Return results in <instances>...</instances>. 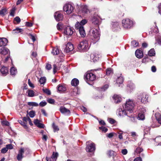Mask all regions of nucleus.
I'll return each mask as SVG.
<instances>
[{"mask_svg":"<svg viewBox=\"0 0 161 161\" xmlns=\"http://www.w3.org/2000/svg\"><path fill=\"white\" fill-rule=\"evenodd\" d=\"M87 22L86 19H83L80 23L77 22L75 25V29L79 31L81 36L82 37H84L86 35L83 26Z\"/></svg>","mask_w":161,"mask_h":161,"instance_id":"1","label":"nucleus"},{"mask_svg":"<svg viewBox=\"0 0 161 161\" xmlns=\"http://www.w3.org/2000/svg\"><path fill=\"white\" fill-rule=\"evenodd\" d=\"M90 46L87 41L84 40L80 42L78 46V48L80 52H85L89 48Z\"/></svg>","mask_w":161,"mask_h":161,"instance_id":"2","label":"nucleus"},{"mask_svg":"<svg viewBox=\"0 0 161 161\" xmlns=\"http://www.w3.org/2000/svg\"><path fill=\"white\" fill-rule=\"evenodd\" d=\"M134 106V104L133 101L130 99H128L126 101L125 104L123 107L127 112L131 113Z\"/></svg>","mask_w":161,"mask_h":161,"instance_id":"3","label":"nucleus"},{"mask_svg":"<svg viewBox=\"0 0 161 161\" xmlns=\"http://www.w3.org/2000/svg\"><path fill=\"white\" fill-rule=\"evenodd\" d=\"M123 28L125 29H130L134 25V22L129 19H123L122 21Z\"/></svg>","mask_w":161,"mask_h":161,"instance_id":"4","label":"nucleus"},{"mask_svg":"<svg viewBox=\"0 0 161 161\" xmlns=\"http://www.w3.org/2000/svg\"><path fill=\"white\" fill-rule=\"evenodd\" d=\"M126 110H123L122 108H119L118 109L117 114L120 117H123L125 115H127L128 117L130 118V120L132 121H133L134 120L135 118H134L132 115H128V112H126Z\"/></svg>","mask_w":161,"mask_h":161,"instance_id":"5","label":"nucleus"},{"mask_svg":"<svg viewBox=\"0 0 161 161\" xmlns=\"http://www.w3.org/2000/svg\"><path fill=\"white\" fill-rule=\"evenodd\" d=\"M84 78L88 84H90V83L89 82L94 80L96 79V76L92 73L87 72L84 75Z\"/></svg>","mask_w":161,"mask_h":161,"instance_id":"6","label":"nucleus"},{"mask_svg":"<svg viewBox=\"0 0 161 161\" xmlns=\"http://www.w3.org/2000/svg\"><path fill=\"white\" fill-rule=\"evenodd\" d=\"M90 32L91 34L92 33V36L95 39V42H97L100 39V36L99 31L98 29L92 28L90 30Z\"/></svg>","mask_w":161,"mask_h":161,"instance_id":"7","label":"nucleus"},{"mask_svg":"<svg viewBox=\"0 0 161 161\" xmlns=\"http://www.w3.org/2000/svg\"><path fill=\"white\" fill-rule=\"evenodd\" d=\"M64 11L67 14H70L73 12L74 7V6L69 3H67L64 5L63 7Z\"/></svg>","mask_w":161,"mask_h":161,"instance_id":"8","label":"nucleus"},{"mask_svg":"<svg viewBox=\"0 0 161 161\" xmlns=\"http://www.w3.org/2000/svg\"><path fill=\"white\" fill-rule=\"evenodd\" d=\"M8 53L10 54L9 50L6 47H3L0 49V61L3 60L4 56Z\"/></svg>","mask_w":161,"mask_h":161,"instance_id":"9","label":"nucleus"},{"mask_svg":"<svg viewBox=\"0 0 161 161\" xmlns=\"http://www.w3.org/2000/svg\"><path fill=\"white\" fill-rule=\"evenodd\" d=\"M99 16L98 15L97 13H95L91 18V22L92 23L95 25H98L100 24V20L99 18Z\"/></svg>","mask_w":161,"mask_h":161,"instance_id":"10","label":"nucleus"},{"mask_svg":"<svg viewBox=\"0 0 161 161\" xmlns=\"http://www.w3.org/2000/svg\"><path fill=\"white\" fill-rule=\"evenodd\" d=\"M137 97L138 98L141 100V102L145 103L147 102L148 96L145 93H140L138 94Z\"/></svg>","mask_w":161,"mask_h":161,"instance_id":"11","label":"nucleus"},{"mask_svg":"<svg viewBox=\"0 0 161 161\" xmlns=\"http://www.w3.org/2000/svg\"><path fill=\"white\" fill-rule=\"evenodd\" d=\"M88 142L86 143V151L87 152H93L95 150V145L94 143H92L89 144H87Z\"/></svg>","mask_w":161,"mask_h":161,"instance_id":"12","label":"nucleus"},{"mask_svg":"<svg viewBox=\"0 0 161 161\" xmlns=\"http://www.w3.org/2000/svg\"><path fill=\"white\" fill-rule=\"evenodd\" d=\"M64 33L67 35L71 36L72 35L73 31L69 26H67L64 29Z\"/></svg>","mask_w":161,"mask_h":161,"instance_id":"13","label":"nucleus"},{"mask_svg":"<svg viewBox=\"0 0 161 161\" xmlns=\"http://www.w3.org/2000/svg\"><path fill=\"white\" fill-rule=\"evenodd\" d=\"M54 17L55 19L57 21H59L62 20L63 16L59 12H57L55 13Z\"/></svg>","mask_w":161,"mask_h":161,"instance_id":"14","label":"nucleus"},{"mask_svg":"<svg viewBox=\"0 0 161 161\" xmlns=\"http://www.w3.org/2000/svg\"><path fill=\"white\" fill-rule=\"evenodd\" d=\"M74 49L73 45L70 42L67 43L66 45V48L64 49V51L66 53H69Z\"/></svg>","mask_w":161,"mask_h":161,"instance_id":"15","label":"nucleus"},{"mask_svg":"<svg viewBox=\"0 0 161 161\" xmlns=\"http://www.w3.org/2000/svg\"><path fill=\"white\" fill-rule=\"evenodd\" d=\"M61 112L65 115H69L70 113V111L64 107H61L60 108Z\"/></svg>","mask_w":161,"mask_h":161,"instance_id":"16","label":"nucleus"},{"mask_svg":"<svg viewBox=\"0 0 161 161\" xmlns=\"http://www.w3.org/2000/svg\"><path fill=\"white\" fill-rule=\"evenodd\" d=\"M24 150L23 148H21L19 151V153L17 156V159L18 161L21 160L23 158V154L24 153Z\"/></svg>","mask_w":161,"mask_h":161,"instance_id":"17","label":"nucleus"},{"mask_svg":"<svg viewBox=\"0 0 161 161\" xmlns=\"http://www.w3.org/2000/svg\"><path fill=\"white\" fill-rule=\"evenodd\" d=\"M113 98L114 101V102L116 103H118L120 102L121 100V97L117 94H114L113 97Z\"/></svg>","mask_w":161,"mask_h":161,"instance_id":"18","label":"nucleus"},{"mask_svg":"<svg viewBox=\"0 0 161 161\" xmlns=\"http://www.w3.org/2000/svg\"><path fill=\"white\" fill-rule=\"evenodd\" d=\"M57 89L59 92H62L65 91L66 90V88L64 85L60 84L58 86Z\"/></svg>","mask_w":161,"mask_h":161,"instance_id":"19","label":"nucleus"},{"mask_svg":"<svg viewBox=\"0 0 161 161\" xmlns=\"http://www.w3.org/2000/svg\"><path fill=\"white\" fill-rule=\"evenodd\" d=\"M8 42V40L5 38H0V47L5 46Z\"/></svg>","mask_w":161,"mask_h":161,"instance_id":"20","label":"nucleus"},{"mask_svg":"<svg viewBox=\"0 0 161 161\" xmlns=\"http://www.w3.org/2000/svg\"><path fill=\"white\" fill-rule=\"evenodd\" d=\"M3 76H6L8 73V69L7 67H2L0 70Z\"/></svg>","mask_w":161,"mask_h":161,"instance_id":"21","label":"nucleus"},{"mask_svg":"<svg viewBox=\"0 0 161 161\" xmlns=\"http://www.w3.org/2000/svg\"><path fill=\"white\" fill-rule=\"evenodd\" d=\"M135 55L136 57L139 58H142L143 56V53L142 51L137 49L135 52Z\"/></svg>","mask_w":161,"mask_h":161,"instance_id":"22","label":"nucleus"},{"mask_svg":"<svg viewBox=\"0 0 161 161\" xmlns=\"http://www.w3.org/2000/svg\"><path fill=\"white\" fill-rule=\"evenodd\" d=\"M90 61L91 62H95L98 60V58L97 55L91 54L90 55Z\"/></svg>","mask_w":161,"mask_h":161,"instance_id":"23","label":"nucleus"},{"mask_svg":"<svg viewBox=\"0 0 161 161\" xmlns=\"http://www.w3.org/2000/svg\"><path fill=\"white\" fill-rule=\"evenodd\" d=\"M112 28L114 31H116L119 29V24L118 22H115L113 24Z\"/></svg>","mask_w":161,"mask_h":161,"instance_id":"24","label":"nucleus"},{"mask_svg":"<svg viewBox=\"0 0 161 161\" xmlns=\"http://www.w3.org/2000/svg\"><path fill=\"white\" fill-rule=\"evenodd\" d=\"M23 31V29L18 27L13 30L12 33L15 34L19 33H22Z\"/></svg>","mask_w":161,"mask_h":161,"instance_id":"25","label":"nucleus"},{"mask_svg":"<svg viewBox=\"0 0 161 161\" xmlns=\"http://www.w3.org/2000/svg\"><path fill=\"white\" fill-rule=\"evenodd\" d=\"M79 80L76 79L74 78L71 81V84L72 86H76L79 84Z\"/></svg>","mask_w":161,"mask_h":161,"instance_id":"26","label":"nucleus"},{"mask_svg":"<svg viewBox=\"0 0 161 161\" xmlns=\"http://www.w3.org/2000/svg\"><path fill=\"white\" fill-rule=\"evenodd\" d=\"M59 50L57 48H54L53 49L52 53L53 55H57L59 53Z\"/></svg>","mask_w":161,"mask_h":161,"instance_id":"27","label":"nucleus"},{"mask_svg":"<svg viewBox=\"0 0 161 161\" xmlns=\"http://www.w3.org/2000/svg\"><path fill=\"white\" fill-rule=\"evenodd\" d=\"M135 88V85L131 83H130L129 84H128L127 86V88L128 90H129L130 91L132 90Z\"/></svg>","mask_w":161,"mask_h":161,"instance_id":"28","label":"nucleus"},{"mask_svg":"<svg viewBox=\"0 0 161 161\" xmlns=\"http://www.w3.org/2000/svg\"><path fill=\"white\" fill-rule=\"evenodd\" d=\"M82 13L84 14H87L89 11L88 7L86 5L82 6Z\"/></svg>","mask_w":161,"mask_h":161,"instance_id":"29","label":"nucleus"},{"mask_svg":"<svg viewBox=\"0 0 161 161\" xmlns=\"http://www.w3.org/2000/svg\"><path fill=\"white\" fill-rule=\"evenodd\" d=\"M155 117L158 123L161 124V115L159 113H156Z\"/></svg>","mask_w":161,"mask_h":161,"instance_id":"30","label":"nucleus"},{"mask_svg":"<svg viewBox=\"0 0 161 161\" xmlns=\"http://www.w3.org/2000/svg\"><path fill=\"white\" fill-rule=\"evenodd\" d=\"M78 94V90L76 88H74L71 91V94L73 96H76Z\"/></svg>","mask_w":161,"mask_h":161,"instance_id":"31","label":"nucleus"},{"mask_svg":"<svg viewBox=\"0 0 161 161\" xmlns=\"http://www.w3.org/2000/svg\"><path fill=\"white\" fill-rule=\"evenodd\" d=\"M27 93L28 94V96L29 97H33L35 96L34 92L32 90H28L27 92Z\"/></svg>","mask_w":161,"mask_h":161,"instance_id":"32","label":"nucleus"},{"mask_svg":"<svg viewBox=\"0 0 161 161\" xmlns=\"http://www.w3.org/2000/svg\"><path fill=\"white\" fill-rule=\"evenodd\" d=\"M10 72L11 75H15L17 72L16 69L14 67H12L11 68Z\"/></svg>","mask_w":161,"mask_h":161,"instance_id":"33","label":"nucleus"},{"mask_svg":"<svg viewBox=\"0 0 161 161\" xmlns=\"http://www.w3.org/2000/svg\"><path fill=\"white\" fill-rule=\"evenodd\" d=\"M155 54V52L154 49H151L148 52V55L150 56H154Z\"/></svg>","mask_w":161,"mask_h":161,"instance_id":"34","label":"nucleus"},{"mask_svg":"<svg viewBox=\"0 0 161 161\" xmlns=\"http://www.w3.org/2000/svg\"><path fill=\"white\" fill-rule=\"evenodd\" d=\"M123 81V78L122 76H120L116 80V83L117 84H121Z\"/></svg>","mask_w":161,"mask_h":161,"instance_id":"35","label":"nucleus"},{"mask_svg":"<svg viewBox=\"0 0 161 161\" xmlns=\"http://www.w3.org/2000/svg\"><path fill=\"white\" fill-rule=\"evenodd\" d=\"M150 128L149 127L147 126H146L144 127V132L145 134H148L150 131Z\"/></svg>","mask_w":161,"mask_h":161,"instance_id":"36","label":"nucleus"},{"mask_svg":"<svg viewBox=\"0 0 161 161\" xmlns=\"http://www.w3.org/2000/svg\"><path fill=\"white\" fill-rule=\"evenodd\" d=\"M139 43L135 40H134L131 42V45L134 47H136L138 46Z\"/></svg>","mask_w":161,"mask_h":161,"instance_id":"37","label":"nucleus"},{"mask_svg":"<svg viewBox=\"0 0 161 161\" xmlns=\"http://www.w3.org/2000/svg\"><path fill=\"white\" fill-rule=\"evenodd\" d=\"M138 118L139 119L143 120L144 119V115L143 113H139L138 114Z\"/></svg>","mask_w":161,"mask_h":161,"instance_id":"38","label":"nucleus"},{"mask_svg":"<svg viewBox=\"0 0 161 161\" xmlns=\"http://www.w3.org/2000/svg\"><path fill=\"white\" fill-rule=\"evenodd\" d=\"M52 127L54 132L58 131L59 129L58 126L56 125L54 123L53 124Z\"/></svg>","mask_w":161,"mask_h":161,"instance_id":"39","label":"nucleus"},{"mask_svg":"<svg viewBox=\"0 0 161 161\" xmlns=\"http://www.w3.org/2000/svg\"><path fill=\"white\" fill-rule=\"evenodd\" d=\"M58 155V153H53V155L52 156V159H53L54 160H56L57 157Z\"/></svg>","mask_w":161,"mask_h":161,"instance_id":"40","label":"nucleus"},{"mask_svg":"<svg viewBox=\"0 0 161 161\" xmlns=\"http://www.w3.org/2000/svg\"><path fill=\"white\" fill-rule=\"evenodd\" d=\"M28 114L30 117L31 118H33L35 115V111L32 110L28 113Z\"/></svg>","mask_w":161,"mask_h":161,"instance_id":"41","label":"nucleus"},{"mask_svg":"<svg viewBox=\"0 0 161 161\" xmlns=\"http://www.w3.org/2000/svg\"><path fill=\"white\" fill-rule=\"evenodd\" d=\"M28 104L29 105L34 106H37L38 105L37 103L34 102H29L28 103Z\"/></svg>","mask_w":161,"mask_h":161,"instance_id":"42","label":"nucleus"},{"mask_svg":"<svg viewBox=\"0 0 161 161\" xmlns=\"http://www.w3.org/2000/svg\"><path fill=\"white\" fill-rule=\"evenodd\" d=\"M46 79L45 77H41L39 80V82L41 84H43L45 82Z\"/></svg>","mask_w":161,"mask_h":161,"instance_id":"43","label":"nucleus"},{"mask_svg":"<svg viewBox=\"0 0 161 161\" xmlns=\"http://www.w3.org/2000/svg\"><path fill=\"white\" fill-rule=\"evenodd\" d=\"M143 149L141 147H137L135 150V152L137 154L140 153L143 151Z\"/></svg>","mask_w":161,"mask_h":161,"instance_id":"44","label":"nucleus"},{"mask_svg":"<svg viewBox=\"0 0 161 161\" xmlns=\"http://www.w3.org/2000/svg\"><path fill=\"white\" fill-rule=\"evenodd\" d=\"M99 129L104 132H106L108 130V129L107 128L103 126L99 127Z\"/></svg>","mask_w":161,"mask_h":161,"instance_id":"45","label":"nucleus"},{"mask_svg":"<svg viewBox=\"0 0 161 161\" xmlns=\"http://www.w3.org/2000/svg\"><path fill=\"white\" fill-rule=\"evenodd\" d=\"M7 10L6 9H3L0 10V15L2 16L5 15V14L6 13Z\"/></svg>","mask_w":161,"mask_h":161,"instance_id":"46","label":"nucleus"},{"mask_svg":"<svg viewBox=\"0 0 161 161\" xmlns=\"http://www.w3.org/2000/svg\"><path fill=\"white\" fill-rule=\"evenodd\" d=\"M19 122L20 123V124L22 125L25 128H27V126L26 125V123L24 121H22L21 120H19Z\"/></svg>","mask_w":161,"mask_h":161,"instance_id":"47","label":"nucleus"},{"mask_svg":"<svg viewBox=\"0 0 161 161\" xmlns=\"http://www.w3.org/2000/svg\"><path fill=\"white\" fill-rule=\"evenodd\" d=\"M114 152L112 150H110L108 153V155L110 157L114 156Z\"/></svg>","mask_w":161,"mask_h":161,"instance_id":"48","label":"nucleus"},{"mask_svg":"<svg viewBox=\"0 0 161 161\" xmlns=\"http://www.w3.org/2000/svg\"><path fill=\"white\" fill-rule=\"evenodd\" d=\"M43 91L44 92L47 94L48 95H50L51 94L50 91L48 89H43Z\"/></svg>","mask_w":161,"mask_h":161,"instance_id":"49","label":"nucleus"},{"mask_svg":"<svg viewBox=\"0 0 161 161\" xmlns=\"http://www.w3.org/2000/svg\"><path fill=\"white\" fill-rule=\"evenodd\" d=\"M151 29L152 30L153 32L154 33H157L158 32V29L156 25H155L154 28L153 29L152 28Z\"/></svg>","mask_w":161,"mask_h":161,"instance_id":"50","label":"nucleus"},{"mask_svg":"<svg viewBox=\"0 0 161 161\" xmlns=\"http://www.w3.org/2000/svg\"><path fill=\"white\" fill-rule=\"evenodd\" d=\"M47 101L49 103L51 104H54L55 102L54 99L51 98L48 99Z\"/></svg>","mask_w":161,"mask_h":161,"instance_id":"51","label":"nucleus"},{"mask_svg":"<svg viewBox=\"0 0 161 161\" xmlns=\"http://www.w3.org/2000/svg\"><path fill=\"white\" fill-rule=\"evenodd\" d=\"M15 10V8H13L10 11V15L13 17L14 16V14Z\"/></svg>","mask_w":161,"mask_h":161,"instance_id":"52","label":"nucleus"},{"mask_svg":"<svg viewBox=\"0 0 161 161\" xmlns=\"http://www.w3.org/2000/svg\"><path fill=\"white\" fill-rule=\"evenodd\" d=\"M115 134V133L112 132L109 134H106V136L109 138H111L113 137L114 135Z\"/></svg>","mask_w":161,"mask_h":161,"instance_id":"53","label":"nucleus"},{"mask_svg":"<svg viewBox=\"0 0 161 161\" xmlns=\"http://www.w3.org/2000/svg\"><path fill=\"white\" fill-rule=\"evenodd\" d=\"M2 124L3 125L9 126V122L6 120H3L2 121Z\"/></svg>","mask_w":161,"mask_h":161,"instance_id":"54","label":"nucleus"},{"mask_svg":"<svg viewBox=\"0 0 161 161\" xmlns=\"http://www.w3.org/2000/svg\"><path fill=\"white\" fill-rule=\"evenodd\" d=\"M118 133L119 134L118 136L120 140L123 139V137L122 136L123 132L122 131H119L118 132Z\"/></svg>","mask_w":161,"mask_h":161,"instance_id":"55","label":"nucleus"},{"mask_svg":"<svg viewBox=\"0 0 161 161\" xmlns=\"http://www.w3.org/2000/svg\"><path fill=\"white\" fill-rule=\"evenodd\" d=\"M112 69L111 68L108 69L106 70V74L109 75L112 73Z\"/></svg>","mask_w":161,"mask_h":161,"instance_id":"56","label":"nucleus"},{"mask_svg":"<svg viewBox=\"0 0 161 161\" xmlns=\"http://www.w3.org/2000/svg\"><path fill=\"white\" fill-rule=\"evenodd\" d=\"M108 87V86L107 84L104 85L101 88V90L102 91H105L107 89Z\"/></svg>","mask_w":161,"mask_h":161,"instance_id":"57","label":"nucleus"},{"mask_svg":"<svg viewBox=\"0 0 161 161\" xmlns=\"http://www.w3.org/2000/svg\"><path fill=\"white\" fill-rule=\"evenodd\" d=\"M45 67L46 69L48 70H49L52 69V66L50 64H47Z\"/></svg>","mask_w":161,"mask_h":161,"instance_id":"58","label":"nucleus"},{"mask_svg":"<svg viewBox=\"0 0 161 161\" xmlns=\"http://www.w3.org/2000/svg\"><path fill=\"white\" fill-rule=\"evenodd\" d=\"M8 149H7V148L6 147H5L3 148L1 150V153H5L8 151Z\"/></svg>","mask_w":161,"mask_h":161,"instance_id":"59","label":"nucleus"},{"mask_svg":"<svg viewBox=\"0 0 161 161\" xmlns=\"http://www.w3.org/2000/svg\"><path fill=\"white\" fill-rule=\"evenodd\" d=\"M14 20L16 21L18 24L21 21L20 19L18 16H17L15 17L14 19Z\"/></svg>","mask_w":161,"mask_h":161,"instance_id":"60","label":"nucleus"},{"mask_svg":"<svg viewBox=\"0 0 161 161\" xmlns=\"http://www.w3.org/2000/svg\"><path fill=\"white\" fill-rule=\"evenodd\" d=\"M47 104V103L45 101H42L39 103V105L40 106L43 107Z\"/></svg>","mask_w":161,"mask_h":161,"instance_id":"61","label":"nucleus"},{"mask_svg":"<svg viewBox=\"0 0 161 161\" xmlns=\"http://www.w3.org/2000/svg\"><path fill=\"white\" fill-rule=\"evenodd\" d=\"M6 147L7 148V149H11L13 148V146L11 144H9L6 145Z\"/></svg>","mask_w":161,"mask_h":161,"instance_id":"62","label":"nucleus"},{"mask_svg":"<svg viewBox=\"0 0 161 161\" xmlns=\"http://www.w3.org/2000/svg\"><path fill=\"white\" fill-rule=\"evenodd\" d=\"M121 153L123 155H126L127 153V150L126 149H122L121 151Z\"/></svg>","mask_w":161,"mask_h":161,"instance_id":"63","label":"nucleus"},{"mask_svg":"<svg viewBox=\"0 0 161 161\" xmlns=\"http://www.w3.org/2000/svg\"><path fill=\"white\" fill-rule=\"evenodd\" d=\"M156 40L157 41V42L158 44L161 45V36L158 37Z\"/></svg>","mask_w":161,"mask_h":161,"instance_id":"64","label":"nucleus"}]
</instances>
